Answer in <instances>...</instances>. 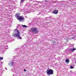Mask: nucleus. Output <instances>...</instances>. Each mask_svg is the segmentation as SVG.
Instances as JSON below:
<instances>
[{"label": "nucleus", "mask_w": 76, "mask_h": 76, "mask_svg": "<svg viewBox=\"0 0 76 76\" xmlns=\"http://www.w3.org/2000/svg\"><path fill=\"white\" fill-rule=\"evenodd\" d=\"M15 32H16V34L13 35V36L14 37H16L18 39H22V38L20 36V32L18 30V29H16L14 30Z\"/></svg>", "instance_id": "obj_1"}, {"label": "nucleus", "mask_w": 76, "mask_h": 76, "mask_svg": "<svg viewBox=\"0 0 76 76\" xmlns=\"http://www.w3.org/2000/svg\"><path fill=\"white\" fill-rule=\"evenodd\" d=\"M20 13H18L15 15L16 18L18 20H22V21H24V18L22 17V16H20Z\"/></svg>", "instance_id": "obj_2"}, {"label": "nucleus", "mask_w": 76, "mask_h": 76, "mask_svg": "<svg viewBox=\"0 0 76 76\" xmlns=\"http://www.w3.org/2000/svg\"><path fill=\"white\" fill-rule=\"evenodd\" d=\"M46 73L48 76H50V75H53V74L54 71H53V69H50L47 70Z\"/></svg>", "instance_id": "obj_3"}, {"label": "nucleus", "mask_w": 76, "mask_h": 76, "mask_svg": "<svg viewBox=\"0 0 76 76\" xmlns=\"http://www.w3.org/2000/svg\"><path fill=\"white\" fill-rule=\"evenodd\" d=\"M37 28L33 27L31 28V31L34 34L37 33Z\"/></svg>", "instance_id": "obj_4"}, {"label": "nucleus", "mask_w": 76, "mask_h": 76, "mask_svg": "<svg viewBox=\"0 0 76 76\" xmlns=\"http://www.w3.org/2000/svg\"><path fill=\"white\" fill-rule=\"evenodd\" d=\"M76 50V48H71L70 49V50L71 52H74V51H75V50Z\"/></svg>", "instance_id": "obj_5"}, {"label": "nucleus", "mask_w": 76, "mask_h": 76, "mask_svg": "<svg viewBox=\"0 0 76 76\" xmlns=\"http://www.w3.org/2000/svg\"><path fill=\"white\" fill-rule=\"evenodd\" d=\"M13 64H15V62H13V61H11L10 62L9 64H8L9 65H11V66H12Z\"/></svg>", "instance_id": "obj_6"}, {"label": "nucleus", "mask_w": 76, "mask_h": 76, "mask_svg": "<svg viewBox=\"0 0 76 76\" xmlns=\"http://www.w3.org/2000/svg\"><path fill=\"white\" fill-rule=\"evenodd\" d=\"M53 13L54 14H57V13H58V10H55L53 12Z\"/></svg>", "instance_id": "obj_7"}, {"label": "nucleus", "mask_w": 76, "mask_h": 76, "mask_svg": "<svg viewBox=\"0 0 76 76\" xmlns=\"http://www.w3.org/2000/svg\"><path fill=\"white\" fill-rule=\"evenodd\" d=\"M27 13H30V12H31V9L28 10H27Z\"/></svg>", "instance_id": "obj_8"}, {"label": "nucleus", "mask_w": 76, "mask_h": 76, "mask_svg": "<svg viewBox=\"0 0 76 76\" xmlns=\"http://www.w3.org/2000/svg\"><path fill=\"white\" fill-rule=\"evenodd\" d=\"M12 72L13 73H16V71L14 69H11Z\"/></svg>", "instance_id": "obj_9"}, {"label": "nucleus", "mask_w": 76, "mask_h": 76, "mask_svg": "<svg viewBox=\"0 0 76 76\" xmlns=\"http://www.w3.org/2000/svg\"><path fill=\"white\" fill-rule=\"evenodd\" d=\"M66 62L67 63H69V60L68 59H66L65 60Z\"/></svg>", "instance_id": "obj_10"}, {"label": "nucleus", "mask_w": 76, "mask_h": 76, "mask_svg": "<svg viewBox=\"0 0 76 76\" xmlns=\"http://www.w3.org/2000/svg\"><path fill=\"white\" fill-rule=\"evenodd\" d=\"M22 26H23V27H24V28H28V26L25 25H23Z\"/></svg>", "instance_id": "obj_11"}, {"label": "nucleus", "mask_w": 76, "mask_h": 76, "mask_svg": "<svg viewBox=\"0 0 76 76\" xmlns=\"http://www.w3.org/2000/svg\"><path fill=\"white\" fill-rule=\"evenodd\" d=\"M30 4H27L26 5V6H28V7H29V6Z\"/></svg>", "instance_id": "obj_12"}, {"label": "nucleus", "mask_w": 76, "mask_h": 76, "mask_svg": "<svg viewBox=\"0 0 76 76\" xmlns=\"http://www.w3.org/2000/svg\"><path fill=\"white\" fill-rule=\"evenodd\" d=\"M36 20H41V19L38 18H36Z\"/></svg>", "instance_id": "obj_13"}, {"label": "nucleus", "mask_w": 76, "mask_h": 76, "mask_svg": "<svg viewBox=\"0 0 76 76\" xmlns=\"http://www.w3.org/2000/svg\"><path fill=\"white\" fill-rule=\"evenodd\" d=\"M70 69H74V67H73V66H70Z\"/></svg>", "instance_id": "obj_14"}, {"label": "nucleus", "mask_w": 76, "mask_h": 76, "mask_svg": "<svg viewBox=\"0 0 76 76\" xmlns=\"http://www.w3.org/2000/svg\"><path fill=\"white\" fill-rule=\"evenodd\" d=\"M35 11V10H33L32 9H31V12H34Z\"/></svg>", "instance_id": "obj_15"}, {"label": "nucleus", "mask_w": 76, "mask_h": 76, "mask_svg": "<svg viewBox=\"0 0 76 76\" xmlns=\"http://www.w3.org/2000/svg\"><path fill=\"white\" fill-rule=\"evenodd\" d=\"M0 60H1L3 59V58L2 57H0Z\"/></svg>", "instance_id": "obj_16"}, {"label": "nucleus", "mask_w": 76, "mask_h": 76, "mask_svg": "<svg viewBox=\"0 0 76 76\" xmlns=\"http://www.w3.org/2000/svg\"><path fill=\"white\" fill-rule=\"evenodd\" d=\"M24 0H21V1L20 2V4H21V3H23V1Z\"/></svg>", "instance_id": "obj_17"}, {"label": "nucleus", "mask_w": 76, "mask_h": 76, "mask_svg": "<svg viewBox=\"0 0 76 76\" xmlns=\"http://www.w3.org/2000/svg\"><path fill=\"white\" fill-rule=\"evenodd\" d=\"M34 24H35L37 23V22L34 21Z\"/></svg>", "instance_id": "obj_18"}, {"label": "nucleus", "mask_w": 76, "mask_h": 76, "mask_svg": "<svg viewBox=\"0 0 76 76\" xmlns=\"http://www.w3.org/2000/svg\"><path fill=\"white\" fill-rule=\"evenodd\" d=\"M71 46H72L73 47V44L72 45H71Z\"/></svg>", "instance_id": "obj_19"}, {"label": "nucleus", "mask_w": 76, "mask_h": 76, "mask_svg": "<svg viewBox=\"0 0 76 76\" xmlns=\"http://www.w3.org/2000/svg\"><path fill=\"white\" fill-rule=\"evenodd\" d=\"M16 51H19V50H16Z\"/></svg>", "instance_id": "obj_20"}, {"label": "nucleus", "mask_w": 76, "mask_h": 76, "mask_svg": "<svg viewBox=\"0 0 76 76\" xmlns=\"http://www.w3.org/2000/svg\"><path fill=\"white\" fill-rule=\"evenodd\" d=\"M24 72H26V70L25 69H24Z\"/></svg>", "instance_id": "obj_21"}, {"label": "nucleus", "mask_w": 76, "mask_h": 76, "mask_svg": "<svg viewBox=\"0 0 76 76\" xmlns=\"http://www.w3.org/2000/svg\"><path fill=\"white\" fill-rule=\"evenodd\" d=\"M5 69L6 70H7V68H5Z\"/></svg>", "instance_id": "obj_22"}, {"label": "nucleus", "mask_w": 76, "mask_h": 76, "mask_svg": "<svg viewBox=\"0 0 76 76\" xmlns=\"http://www.w3.org/2000/svg\"><path fill=\"white\" fill-rule=\"evenodd\" d=\"M51 18V16L49 17V18Z\"/></svg>", "instance_id": "obj_23"}, {"label": "nucleus", "mask_w": 76, "mask_h": 76, "mask_svg": "<svg viewBox=\"0 0 76 76\" xmlns=\"http://www.w3.org/2000/svg\"><path fill=\"white\" fill-rule=\"evenodd\" d=\"M36 2H37V3H39L40 2H39V1H38H38H36Z\"/></svg>", "instance_id": "obj_24"}, {"label": "nucleus", "mask_w": 76, "mask_h": 76, "mask_svg": "<svg viewBox=\"0 0 76 76\" xmlns=\"http://www.w3.org/2000/svg\"><path fill=\"white\" fill-rule=\"evenodd\" d=\"M40 14H41V13H39V15H40Z\"/></svg>", "instance_id": "obj_25"}, {"label": "nucleus", "mask_w": 76, "mask_h": 76, "mask_svg": "<svg viewBox=\"0 0 76 76\" xmlns=\"http://www.w3.org/2000/svg\"><path fill=\"white\" fill-rule=\"evenodd\" d=\"M12 1V2H14V1Z\"/></svg>", "instance_id": "obj_26"}, {"label": "nucleus", "mask_w": 76, "mask_h": 76, "mask_svg": "<svg viewBox=\"0 0 76 76\" xmlns=\"http://www.w3.org/2000/svg\"><path fill=\"white\" fill-rule=\"evenodd\" d=\"M45 0V1H46V0Z\"/></svg>", "instance_id": "obj_27"}, {"label": "nucleus", "mask_w": 76, "mask_h": 76, "mask_svg": "<svg viewBox=\"0 0 76 76\" xmlns=\"http://www.w3.org/2000/svg\"><path fill=\"white\" fill-rule=\"evenodd\" d=\"M20 22H21V21H20Z\"/></svg>", "instance_id": "obj_28"}, {"label": "nucleus", "mask_w": 76, "mask_h": 76, "mask_svg": "<svg viewBox=\"0 0 76 76\" xmlns=\"http://www.w3.org/2000/svg\"><path fill=\"white\" fill-rule=\"evenodd\" d=\"M46 19H47V18H46Z\"/></svg>", "instance_id": "obj_29"}]
</instances>
